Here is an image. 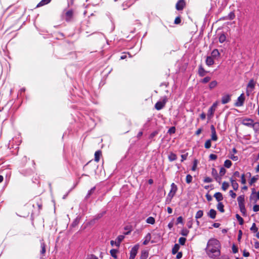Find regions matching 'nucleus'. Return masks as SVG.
Instances as JSON below:
<instances>
[{
    "mask_svg": "<svg viewBox=\"0 0 259 259\" xmlns=\"http://www.w3.org/2000/svg\"><path fill=\"white\" fill-rule=\"evenodd\" d=\"M220 247L219 241L216 239L211 238L207 242L206 253L209 257L215 258L220 254Z\"/></svg>",
    "mask_w": 259,
    "mask_h": 259,
    "instance_id": "obj_1",
    "label": "nucleus"
},
{
    "mask_svg": "<svg viewBox=\"0 0 259 259\" xmlns=\"http://www.w3.org/2000/svg\"><path fill=\"white\" fill-rule=\"evenodd\" d=\"M168 101V99L166 96H163L162 98L161 99V100H160L158 101L155 104V108L157 110H160L162 109L166 104V102Z\"/></svg>",
    "mask_w": 259,
    "mask_h": 259,
    "instance_id": "obj_2",
    "label": "nucleus"
},
{
    "mask_svg": "<svg viewBox=\"0 0 259 259\" xmlns=\"http://www.w3.org/2000/svg\"><path fill=\"white\" fill-rule=\"evenodd\" d=\"M217 106H218L217 102H215L209 108L208 112H207V118L208 120H210L212 118V117L213 116V114H214V113L216 110V108L217 107Z\"/></svg>",
    "mask_w": 259,
    "mask_h": 259,
    "instance_id": "obj_3",
    "label": "nucleus"
},
{
    "mask_svg": "<svg viewBox=\"0 0 259 259\" xmlns=\"http://www.w3.org/2000/svg\"><path fill=\"white\" fill-rule=\"evenodd\" d=\"M245 101V97L244 94L242 93L239 97H238L237 101L235 103L236 107H241L243 106Z\"/></svg>",
    "mask_w": 259,
    "mask_h": 259,
    "instance_id": "obj_4",
    "label": "nucleus"
},
{
    "mask_svg": "<svg viewBox=\"0 0 259 259\" xmlns=\"http://www.w3.org/2000/svg\"><path fill=\"white\" fill-rule=\"evenodd\" d=\"M139 245H135L131 249L130 252V256L129 259H134L135 256H136L138 250L139 249Z\"/></svg>",
    "mask_w": 259,
    "mask_h": 259,
    "instance_id": "obj_5",
    "label": "nucleus"
},
{
    "mask_svg": "<svg viewBox=\"0 0 259 259\" xmlns=\"http://www.w3.org/2000/svg\"><path fill=\"white\" fill-rule=\"evenodd\" d=\"M185 6L184 0H179L176 4V8L178 11L182 10Z\"/></svg>",
    "mask_w": 259,
    "mask_h": 259,
    "instance_id": "obj_6",
    "label": "nucleus"
},
{
    "mask_svg": "<svg viewBox=\"0 0 259 259\" xmlns=\"http://www.w3.org/2000/svg\"><path fill=\"white\" fill-rule=\"evenodd\" d=\"M231 100V95L226 94L224 95L222 98V103L223 104L229 103Z\"/></svg>",
    "mask_w": 259,
    "mask_h": 259,
    "instance_id": "obj_7",
    "label": "nucleus"
},
{
    "mask_svg": "<svg viewBox=\"0 0 259 259\" xmlns=\"http://www.w3.org/2000/svg\"><path fill=\"white\" fill-rule=\"evenodd\" d=\"M243 124L247 126L248 127H252L254 126L253 121L251 119H245L242 122Z\"/></svg>",
    "mask_w": 259,
    "mask_h": 259,
    "instance_id": "obj_8",
    "label": "nucleus"
},
{
    "mask_svg": "<svg viewBox=\"0 0 259 259\" xmlns=\"http://www.w3.org/2000/svg\"><path fill=\"white\" fill-rule=\"evenodd\" d=\"M101 0H87V2H90L88 5H87V7H89L90 5H92L93 6H97L101 2Z\"/></svg>",
    "mask_w": 259,
    "mask_h": 259,
    "instance_id": "obj_9",
    "label": "nucleus"
},
{
    "mask_svg": "<svg viewBox=\"0 0 259 259\" xmlns=\"http://www.w3.org/2000/svg\"><path fill=\"white\" fill-rule=\"evenodd\" d=\"M231 182V185L234 190H237L239 187L238 184L236 182V180L233 177L230 179Z\"/></svg>",
    "mask_w": 259,
    "mask_h": 259,
    "instance_id": "obj_10",
    "label": "nucleus"
},
{
    "mask_svg": "<svg viewBox=\"0 0 259 259\" xmlns=\"http://www.w3.org/2000/svg\"><path fill=\"white\" fill-rule=\"evenodd\" d=\"M124 238V236L123 235H119L117 237L116 240L115 241V245L117 247H119L120 244V242L123 240Z\"/></svg>",
    "mask_w": 259,
    "mask_h": 259,
    "instance_id": "obj_11",
    "label": "nucleus"
},
{
    "mask_svg": "<svg viewBox=\"0 0 259 259\" xmlns=\"http://www.w3.org/2000/svg\"><path fill=\"white\" fill-rule=\"evenodd\" d=\"M206 64L208 66H210L214 64V60L212 57L208 56L206 59Z\"/></svg>",
    "mask_w": 259,
    "mask_h": 259,
    "instance_id": "obj_12",
    "label": "nucleus"
},
{
    "mask_svg": "<svg viewBox=\"0 0 259 259\" xmlns=\"http://www.w3.org/2000/svg\"><path fill=\"white\" fill-rule=\"evenodd\" d=\"M214 197L216 199V200L220 202L223 199V195L220 192H217L214 194Z\"/></svg>",
    "mask_w": 259,
    "mask_h": 259,
    "instance_id": "obj_13",
    "label": "nucleus"
},
{
    "mask_svg": "<svg viewBox=\"0 0 259 259\" xmlns=\"http://www.w3.org/2000/svg\"><path fill=\"white\" fill-rule=\"evenodd\" d=\"M237 201L238 202L239 205H244V195H242L238 197Z\"/></svg>",
    "mask_w": 259,
    "mask_h": 259,
    "instance_id": "obj_14",
    "label": "nucleus"
},
{
    "mask_svg": "<svg viewBox=\"0 0 259 259\" xmlns=\"http://www.w3.org/2000/svg\"><path fill=\"white\" fill-rule=\"evenodd\" d=\"M216 211L213 209H211L208 212V215L211 219H214L216 216Z\"/></svg>",
    "mask_w": 259,
    "mask_h": 259,
    "instance_id": "obj_15",
    "label": "nucleus"
},
{
    "mask_svg": "<svg viewBox=\"0 0 259 259\" xmlns=\"http://www.w3.org/2000/svg\"><path fill=\"white\" fill-rule=\"evenodd\" d=\"M151 238V234H150V233H149L145 237L144 240L143 242V244L144 245H147L149 242Z\"/></svg>",
    "mask_w": 259,
    "mask_h": 259,
    "instance_id": "obj_16",
    "label": "nucleus"
},
{
    "mask_svg": "<svg viewBox=\"0 0 259 259\" xmlns=\"http://www.w3.org/2000/svg\"><path fill=\"white\" fill-rule=\"evenodd\" d=\"M102 154L101 151L98 150L95 153V161L98 162L100 160V156Z\"/></svg>",
    "mask_w": 259,
    "mask_h": 259,
    "instance_id": "obj_17",
    "label": "nucleus"
},
{
    "mask_svg": "<svg viewBox=\"0 0 259 259\" xmlns=\"http://www.w3.org/2000/svg\"><path fill=\"white\" fill-rule=\"evenodd\" d=\"M205 70L204 69V68L202 67V66H200L199 67L198 69V74L200 76H204L205 75L206 73Z\"/></svg>",
    "mask_w": 259,
    "mask_h": 259,
    "instance_id": "obj_18",
    "label": "nucleus"
},
{
    "mask_svg": "<svg viewBox=\"0 0 259 259\" xmlns=\"http://www.w3.org/2000/svg\"><path fill=\"white\" fill-rule=\"evenodd\" d=\"M211 55V57L215 58L217 57H219L220 55V54L218 49H214L212 51Z\"/></svg>",
    "mask_w": 259,
    "mask_h": 259,
    "instance_id": "obj_19",
    "label": "nucleus"
},
{
    "mask_svg": "<svg viewBox=\"0 0 259 259\" xmlns=\"http://www.w3.org/2000/svg\"><path fill=\"white\" fill-rule=\"evenodd\" d=\"M247 88H250L251 90H253L255 87V82L253 79H250L247 84Z\"/></svg>",
    "mask_w": 259,
    "mask_h": 259,
    "instance_id": "obj_20",
    "label": "nucleus"
},
{
    "mask_svg": "<svg viewBox=\"0 0 259 259\" xmlns=\"http://www.w3.org/2000/svg\"><path fill=\"white\" fill-rule=\"evenodd\" d=\"M51 0H41L37 5V7H41L49 4Z\"/></svg>",
    "mask_w": 259,
    "mask_h": 259,
    "instance_id": "obj_21",
    "label": "nucleus"
},
{
    "mask_svg": "<svg viewBox=\"0 0 259 259\" xmlns=\"http://www.w3.org/2000/svg\"><path fill=\"white\" fill-rule=\"evenodd\" d=\"M180 249V246L178 244H175L174 246L172 249V253L173 254H176Z\"/></svg>",
    "mask_w": 259,
    "mask_h": 259,
    "instance_id": "obj_22",
    "label": "nucleus"
},
{
    "mask_svg": "<svg viewBox=\"0 0 259 259\" xmlns=\"http://www.w3.org/2000/svg\"><path fill=\"white\" fill-rule=\"evenodd\" d=\"M73 15V11L72 10H69L66 13V20L69 21Z\"/></svg>",
    "mask_w": 259,
    "mask_h": 259,
    "instance_id": "obj_23",
    "label": "nucleus"
},
{
    "mask_svg": "<svg viewBox=\"0 0 259 259\" xmlns=\"http://www.w3.org/2000/svg\"><path fill=\"white\" fill-rule=\"evenodd\" d=\"M177 158V155L173 153H171L168 156V159L170 161H172L176 160Z\"/></svg>",
    "mask_w": 259,
    "mask_h": 259,
    "instance_id": "obj_24",
    "label": "nucleus"
},
{
    "mask_svg": "<svg viewBox=\"0 0 259 259\" xmlns=\"http://www.w3.org/2000/svg\"><path fill=\"white\" fill-rule=\"evenodd\" d=\"M239 208H240V211L242 212V213L243 214V215H246V208H245V204L244 205H239Z\"/></svg>",
    "mask_w": 259,
    "mask_h": 259,
    "instance_id": "obj_25",
    "label": "nucleus"
},
{
    "mask_svg": "<svg viewBox=\"0 0 259 259\" xmlns=\"http://www.w3.org/2000/svg\"><path fill=\"white\" fill-rule=\"evenodd\" d=\"M203 211L201 210H199L196 212V215H195V218L196 219H200L203 216Z\"/></svg>",
    "mask_w": 259,
    "mask_h": 259,
    "instance_id": "obj_26",
    "label": "nucleus"
},
{
    "mask_svg": "<svg viewBox=\"0 0 259 259\" xmlns=\"http://www.w3.org/2000/svg\"><path fill=\"white\" fill-rule=\"evenodd\" d=\"M217 208L221 212H224V205L222 202H219L217 205Z\"/></svg>",
    "mask_w": 259,
    "mask_h": 259,
    "instance_id": "obj_27",
    "label": "nucleus"
},
{
    "mask_svg": "<svg viewBox=\"0 0 259 259\" xmlns=\"http://www.w3.org/2000/svg\"><path fill=\"white\" fill-rule=\"evenodd\" d=\"M146 222L148 223V224H154L155 223V219L154 218L152 217H150L149 218H148L146 220Z\"/></svg>",
    "mask_w": 259,
    "mask_h": 259,
    "instance_id": "obj_28",
    "label": "nucleus"
},
{
    "mask_svg": "<svg viewBox=\"0 0 259 259\" xmlns=\"http://www.w3.org/2000/svg\"><path fill=\"white\" fill-rule=\"evenodd\" d=\"M40 247L41 248L40 253L42 254H44L46 252V245L44 242H41Z\"/></svg>",
    "mask_w": 259,
    "mask_h": 259,
    "instance_id": "obj_29",
    "label": "nucleus"
},
{
    "mask_svg": "<svg viewBox=\"0 0 259 259\" xmlns=\"http://www.w3.org/2000/svg\"><path fill=\"white\" fill-rule=\"evenodd\" d=\"M226 37L224 34H222L219 38V40L220 43H223L225 41Z\"/></svg>",
    "mask_w": 259,
    "mask_h": 259,
    "instance_id": "obj_30",
    "label": "nucleus"
},
{
    "mask_svg": "<svg viewBox=\"0 0 259 259\" xmlns=\"http://www.w3.org/2000/svg\"><path fill=\"white\" fill-rule=\"evenodd\" d=\"M218 82L215 80L212 81L210 82L209 85V88L210 89H212L214 88L217 85Z\"/></svg>",
    "mask_w": 259,
    "mask_h": 259,
    "instance_id": "obj_31",
    "label": "nucleus"
},
{
    "mask_svg": "<svg viewBox=\"0 0 259 259\" xmlns=\"http://www.w3.org/2000/svg\"><path fill=\"white\" fill-rule=\"evenodd\" d=\"M236 218L239 222L240 225H242L243 224L244 220L238 214H236Z\"/></svg>",
    "mask_w": 259,
    "mask_h": 259,
    "instance_id": "obj_32",
    "label": "nucleus"
},
{
    "mask_svg": "<svg viewBox=\"0 0 259 259\" xmlns=\"http://www.w3.org/2000/svg\"><path fill=\"white\" fill-rule=\"evenodd\" d=\"M229 187V184L226 182H224L222 184V189L224 191H226V190L228 189Z\"/></svg>",
    "mask_w": 259,
    "mask_h": 259,
    "instance_id": "obj_33",
    "label": "nucleus"
},
{
    "mask_svg": "<svg viewBox=\"0 0 259 259\" xmlns=\"http://www.w3.org/2000/svg\"><path fill=\"white\" fill-rule=\"evenodd\" d=\"M170 187H171V189H170V191L176 193L177 191V185H175V183H172L171 184Z\"/></svg>",
    "mask_w": 259,
    "mask_h": 259,
    "instance_id": "obj_34",
    "label": "nucleus"
},
{
    "mask_svg": "<svg viewBox=\"0 0 259 259\" xmlns=\"http://www.w3.org/2000/svg\"><path fill=\"white\" fill-rule=\"evenodd\" d=\"M232 165V162L230 160H226L224 162V166L227 168H230Z\"/></svg>",
    "mask_w": 259,
    "mask_h": 259,
    "instance_id": "obj_35",
    "label": "nucleus"
},
{
    "mask_svg": "<svg viewBox=\"0 0 259 259\" xmlns=\"http://www.w3.org/2000/svg\"><path fill=\"white\" fill-rule=\"evenodd\" d=\"M110 252L111 255L112 257H113L114 258H115L117 257L116 253L117 252V250L116 249H112L110 250Z\"/></svg>",
    "mask_w": 259,
    "mask_h": 259,
    "instance_id": "obj_36",
    "label": "nucleus"
},
{
    "mask_svg": "<svg viewBox=\"0 0 259 259\" xmlns=\"http://www.w3.org/2000/svg\"><path fill=\"white\" fill-rule=\"evenodd\" d=\"M235 17V13L233 12H231L228 16V19L232 20H233Z\"/></svg>",
    "mask_w": 259,
    "mask_h": 259,
    "instance_id": "obj_37",
    "label": "nucleus"
},
{
    "mask_svg": "<svg viewBox=\"0 0 259 259\" xmlns=\"http://www.w3.org/2000/svg\"><path fill=\"white\" fill-rule=\"evenodd\" d=\"M189 233V231L186 229H183L182 230L181 234L184 236H187Z\"/></svg>",
    "mask_w": 259,
    "mask_h": 259,
    "instance_id": "obj_38",
    "label": "nucleus"
},
{
    "mask_svg": "<svg viewBox=\"0 0 259 259\" xmlns=\"http://www.w3.org/2000/svg\"><path fill=\"white\" fill-rule=\"evenodd\" d=\"M192 179H193V178L190 175H187L186 178V183L188 184L191 183Z\"/></svg>",
    "mask_w": 259,
    "mask_h": 259,
    "instance_id": "obj_39",
    "label": "nucleus"
},
{
    "mask_svg": "<svg viewBox=\"0 0 259 259\" xmlns=\"http://www.w3.org/2000/svg\"><path fill=\"white\" fill-rule=\"evenodd\" d=\"M250 230L255 233V232H257V230H258V229L256 227V225L255 223H253V224L252 225V226L250 228Z\"/></svg>",
    "mask_w": 259,
    "mask_h": 259,
    "instance_id": "obj_40",
    "label": "nucleus"
},
{
    "mask_svg": "<svg viewBox=\"0 0 259 259\" xmlns=\"http://www.w3.org/2000/svg\"><path fill=\"white\" fill-rule=\"evenodd\" d=\"M148 256V253L147 251H143L141 256V259H146Z\"/></svg>",
    "mask_w": 259,
    "mask_h": 259,
    "instance_id": "obj_41",
    "label": "nucleus"
},
{
    "mask_svg": "<svg viewBox=\"0 0 259 259\" xmlns=\"http://www.w3.org/2000/svg\"><path fill=\"white\" fill-rule=\"evenodd\" d=\"M204 147L206 149H208L211 147V140H208L205 142Z\"/></svg>",
    "mask_w": 259,
    "mask_h": 259,
    "instance_id": "obj_42",
    "label": "nucleus"
},
{
    "mask_svg": "<svg viewBox=\"0 0 259 259\" xmlns=\"http://www.w3.org/2000/svg\"><path fill=\"white\" fill-rule=\"evenodd\" d=\"M186 239L184 237H181L179 239V242L181 245H184L186 242Z\"/></svg>",
    "mask_w": 259,
    "mask_h": 259,
    "instance_id": "obj_43",
    "label": "nucleus"
},
{
    "mask_svg": "<svg viewBox=\"0 0 259 259\" xmlns=\"http://www.w3.org/2000/svg\"><path fill=\"white\" fill-rule=\"evenodd\" d=\"M257 180V178L256 177H253L252 178H251V179H250V181H249V184L250 185H252L253 183H255L256 182V181Z\"/></svg>",
    "mask_w": 259,
    "mask_h": 259,
    "instance_id": "obj_44",
    "label": "nucleus"
},
{
    "mask_svg": "<svg viewBox=\"0 0 259 259\" xmlns=\"http://www.w3.org/2000/svg\"><path fill=\"white\" fill-rule=\"evenodd\" d=\"M95 189L96 187H94L90 190L89 191L88 194L87 195V198L89 197L90 195H91L94 192Z\"/></svg>",
    "mask_w": 259,
    "mask_h": 259,
    "instance_id": "obj_45",
    "label": "nucleus"
},
{
    "mask_svg": "<svg viewBox=\"0 0 259 259\" xmlns=\"http://www.w3.org/2000/svg\"><path fill=\"white\" fill-rule=\"evenodd\" d=\"M211 78L209 76H206L205 77H204V78H203L201 80V82L202 83H206L208 82H209Z\"/></svg>",
    "mask_w": 259,
    "mask_h": 259,
    "instance_id": "obj_46",
    "label": "nucleus"
},
{
    "mask_svg": "<svg viewBox=\"0 0 259 259\" xmlns=\"http://www.w3.org/2000/svg\"><path fill=\"white\" fill-rule=\"evenodd\" d=\"M217 140V136L215 131H212L211 135V140L216 141Z\"/></svg>",
    "mask_w": 259,
    "mask_h": 259,
    "instance_id": "obj_47",
    "label": "nucleus"
},
{
    "mask_svg": "<svg viewBox=\"0 0 259 259\" xmlns=\"http://www.w3.org/2000/svg\"><path fill=\"white\" fill-rule=\"evenodd\" d=\"M229 158L233 161H237L238 159V156H235L234 154H231Z\"/></svg>",
    "mask_w": 259,
    "mask_h": 259,
    "instance_id": "obj_48",
    "label": "nucleus"
},
{
    "mask_svg": "<svg viewBox=\"0 0 259 259\" xmlns=\"http://www.w3.org/2000/svg\"><path fill=\"white\" fill-rule=\"evenodd\" d=\"M226 172V170L225 168H224V167H222L220 170L219 174L221 176H223L225 174Z\"/></svg>",
    "mask_w": 259,
    "mask_h": 259,
    "instance_id": "obj_49",
    "label": "nucleus"
},
{
    "mask_svg": "<svg viewBox=\"0 0 259 259\" xmlns=\"http://www.w3.org/2000/svg\"><path fill=\"white\" fill-rule=\"evenodd\" d=\"M197 161L196 160H195L194 161V163H193V165L192 167V170L193 171H195L196 170V167H197Z\"/></svg>",
    "mask_w": 259,
    "mask_h": 259,
    "instance_id": "obj_50",
    "label": "nucleus"
},
{
    "mask_svg": "<svg viewBox=\"0 0 259 259\" xmlns=\"http://www.w3.org/2000/svg\"><path fill=\"white\" fill-rule=\"evenodd\" d=\"M212 181V179L210 177H205L204 179V182L205 183H210Z\"/></svg>",
    "mask_w": 259,
    "mask_h": 259,
    "instance_id": "obj_51",
    "label": "nucleus"
},
{
    "mask_svg": "<svg viewBox=\"0 0 259 259\" xmlns=\"http://www.w3.org/2000/svg\"><path fill=\"white\" fill-rule=\"evenodd\" d=\"M241 183L242 184H245L246 183V180H245V175L244 174H242L241 176Z\"/></svg>",
    "mask_w": 259,
    "mask_h": 259,
    "instance_id": "obj_52",
    "label": "nucleus"
},
{
    "mask_svg": "<svg viewBox=\"0 0 259 259\" xmlns=\"http://www.w3.org/2000/svg\"><path fill=\"white\" fill-rule=\"evenodd\" d=\"M217 158V156L214 154H211L209 155V159L210 160H215Z\"/></svg>",
    "mask_w": 259,
    "mask_h": 259,
    "instance_id": "obj_53",
    "label": "nucleus"
},
{
    "mask_svg": "<svg viewBox=\"0 0 259 259\" xmlns=\"http://www.w3.org/2000/svg\"><path fill=\"white\" fill-rule=\"evenodd\" d=\"M253 210L254 212H257L259 211V205H254L253 207Z\"/></svg>",
    "mask_w": 259,
    "mask_h": 259,
    "instance_id": "obj_54",
    "label": "nucleus"
},
{
    "mask_svg": "<svg viewBox=\"0 0 259 259\" xmlns=\"http://www.w3.org/2000/svg\"><path fill=\"white\" fill-rule=\"evenodd\" d=\"M230 195L233 198H235L236 196V194L235 193H234L232 190H230L229 191Z\"/></svg>",
    "mask_w": 259,
    "mask_h": 259,
    "instance_id": "obj_55",
    "label": "nucleus"
},
{
    "mask_svg": "<svg viewBox=\"0 0 259 259\" xmlns=\"http://www.w3.org/2000/svg\"><path fill=\"white\" fill-rule=\"evenodd\" d=\"M187 156H188V153L182 154L181 155V157H182L181 161H183L184 160H186L187 158Z\"/></svg>",
    "mask_w": 259,
    "mask_h": 259,
    "instance_id": "obj_56",
    "label": "nucleus"
},
{
    "mask_svg": "<svg viewBox=\"0 0 259 259\" xmlns=\"http://www.w3.org/2000/svg\"><path fill=\"white\" fill-rule=\"evenodd\" d=\"M233 177L239 178L240 177V173L238 171H236L233 174Z\"/></svg>",
    "mask_w": 259,
    "mask_h": 259,
    "instance_id": "obj_57",
    "label": "nucleus"
},
{
    "mask_svg": "<svg viewBox=\"0 0 259 259\" xmlns=\"http://www.w3.org/2000/svg\"><path fill=\"white\" fill-rule=\"evenodd\" d=\"M105 213V211H103L102 213L98 214L96 216L97 219H100L102 218L104 215Z\"/></svg>",
    "mask_w": 259,
    "mask_h": 259,
    "instance_id": "obj_58",
    "label": "nucleus"
},
{
    "mask_svg": "<svg viewBox=\"0 0 259 259\" xmlns=\"http://www.w3.org/2000/svg\"><path fill=\"white\" fill-rule=\"evenodd\" d=\"M181 20L180 18V17H177L175 19V24H178L180 23H181Z\"/></svg>",
    "mask_w": 259,
    "mask_h": 259,
    "instance_id": "obj_59",
    "label": "nucleus"
},
{
    "mask_svg": "<svg viewBox=\"0 0 259 259\" xmlns=\"http://www.w3.org/2000/svg\"><path fill=\"white\" fill-rule=\"evenodd\" d=\"M200 118L202 119V120H204L206 118V114L205 113H202L200 115Z\"/></svg>",
    "mask_w": 259,
    "mask_h": 259,
    "instance_id": "obj_60",
    "label": "nucleus"
},
{
    "mask_svg": "<svg viewBox=\"0 0 259 259\" xmlns=\"http://www.w3.org/2000/svg\"><path fill=\"white\" fill-rule=\"evenodd\" d=\"M182 253L181 252H178L177 254L176 258L177 259H180L182 258Z\"/></svg>",
    "mask_w": 259,
    "mask_h": 259,
    "instance_id": "obj_61",
    "label": "nucleus"
},
{
    "mask_svg": "<svg viewBox=\"0 0 259 259\" xmlns=\"http://www.w3.org/2000/svg\"><path fill=\"white\" fill-rule=\"evenodd\" d=\"M206 199L208 201H210L212 200V197L211 195H210L209 194H207L206 195Z\"/></svg>",
    "mask_w": 259,
    "mask_h": 259,
    "instance_id": "obj_62",
    "label": "nucleus"
},
{
    "mask_svg": "<svg viewBox=\"0 0 259 259\" xmlns=\"http://www.w3.org/2000/svg\"><path fill=\"white\" fill-rule=\"evenodd\" d=\"M175 193H174V192H169V193H168V197H170V198H172L174 195H175Z\"/></svg>",
    "mask_w": 259,
    "mask_h": 259,
    "instance_id": "obj_63",
    "label": "nucleus"
},
{
    "mask_svg": "<svg viewBox=\"0 0 259 259\" xmlns=\"http://www.w3.org/2000/svg\"><path fill=\"white\" fill-rule=\"evenodd\" d=\"M89 259H98V258L94 255H91L89 256Z\"/></svg>",
    "mask_w": 259,
    "mask_h": 259,
    "instance_id": "obj_64",
    "label": "nucleus"
}]
</instances>
